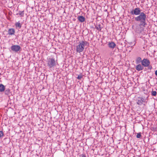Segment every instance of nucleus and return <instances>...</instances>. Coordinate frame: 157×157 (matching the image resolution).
Returning <instances> with one entry per match:
<instances>
[{
  "mask_svg": "<svg viewBox=\"0 0 157 157\" xmlns=\"http://www.w3.org/2000/svg\"><path fill=\"white\" fill-rule=\"evenodd\" d=\"M82 77V75H79L77 77V78L78 79H80Z\"/></svg>",
  "mask_w": 157,
  "mask_h": 157,
  "instance_id": "21",
  "label": "nucleus"
},
{
  "mask_svg": "<svg viewBox=\"0 0 157 157\" xmlns=\"http://www.w3.org/2000/svg\"><path fill=\"white\" fill-rule=\"evenodd\" d=\"M136 100L137 103L139 105H141L143 103L146 102V100L141 97H138Z\"/></svg>",
  "mask_w": 157,
  "mask_h": 157,
  "instance_id": "7",
  "label": "nucleus"
},
{
  "mask_svg": "<svg viewBox=\"0 0 157 157\" xmlns=\"http://www.w3.org/2000/svg\"><path fill=\"white\" fill-rule=\"evenodd\" d=\"M78 20L81 22H83L85 21V18L82 16H78L77 17Z\"/></svg>",
  "mask_w": 157,
  "mask_h": 157,
  "instance_id": "12",
  "label": "nucleus"
},
{
  "mask_svg": "<svg viewBox=\"0 0 157 157\" xmlns=\"http://www.w3.org/2000/svg\"><path fill=\"white\" fill-rule=\"evenodd\" d=\"M146 15L144 12H141L140 15L135 18L136 21L140 22V25L143 27H145L147 25L146 23Z\"/></svg>",
  "mask_w": 157,
  "mask_h": 157,
  "instance_id": "1",
  "label": "nucleus"
},
{
  "mask_svg": "<svg viewBox=\"0 0 157 157\" xmlns=\"http://www.w3.org/2000/svg\"><path fill=\"white\" fill-rule=\"evenodd\" d=\"M143 30H144V29H143V28H142V29H141V30H142V31H143Z\"/></svg>",
  "mask_w": 157,
  "mask_h": 157,
  "instance_id": "25",
  "label": "nucleus"
},
{
  "mask_svg": "<svg viewBox=\"0 0 157 157\" xmlns=\"http://www.w3.org/2000/svg\"><path fill=\"white\" fill-rule=\"evenodd\" d=\"M141 136V133H138L136 135V137L138 138H140Z\"/></svg>",
  "mask_w": 157,
  "mask_h": 157,
  "instance_id": "20",
  "label": "nucleus"
},
{
  "mask_svg": "<svg viewBox=\"0 0 157 157\" xmlns=\"http://www.w3.org/2000/svg\"><path fill=\"white\" fill-rule=\"evenodd\" d=\"M103 27L101 24H97L95 26V28L98 30L100 31H101V29Z\"/></svg>",
  "mask_w": 157,
  "mask_h": 157,
  "instance_id": "13",
  "label": "nucleus"
},
{
  "mask_svg": "<svg viewBox=\"0 0 157 157\" xmlns=\"http://www.w3.org/2000/svg\"><path fill=\"white\" fill-rule=\"evenodd\" d=\"M10 48L12 51L17 52L20 50L21 47L19 45H12L11 47Z\"/></svg>",
  "mask_w": 157,
  "mask_h": 157,
  "instance_id": "5",
  "label": "nucleus"
},
{
  "mask_svg": "<svg viewBox=\"0 0 157 157\" xmlns=\"http://www.w3.org/2000/svg\"><path fill=\"white\" fill-rule=\"evenodd\" d=\"M81 157H86V156L85 154H82V155Z\"/></svg>",
  "mask_w": 157,
  "mask_h": 157,
  "instance_id": "23",
  "label": "nucleus"
},
{
  "mask_svg": "<svg viewBox=\"0 0 157 157\" xmlns=\"http://www.w3.org/2000/svg\"><path fill=\"white\" fill-rule=\"evenodd\" d=\"M141 10L139 8H136L130 11V13L132 15H140L141 13Z\"/></svg>",
  "mask_w": 157,
  "mask_h": 157,
  "instance_id": "4",
  "label": "nucleus"
},
{
  "mask_svg": "<svg viewBox=\"0 0 157 157\" xmlns=\"http://www.w3.org/2000/svg\"><path fill=\"white\" fill-rule=\"evenodd\" d=\"M22 24L20 21H18L15 23V25L17 29H19L21 27Z\"/></svg>",
  "mask_w": 157,
  "mask_h": 157,
  "instance_id": "11",
  "label": "nucleus"
},
{
  "mask_svg": "<svg viewBox=\"0 0 157 157\" xmlns=\"http://www.w3.org/2000/svg\"><path fill=\"white\" fill-rule=\"evenodd\" d=\"M47 63V66L49 68H52L56 66L57 62L54 58L48 57Z\"/></svg>",
  "mask_w": 157,
  "mask_h": 157,
  "instance_id": "2",
  "label": "nucleus"
},
{
  "mask_svg": "<svg viewBox=\"0 0 157 157\" xmlns=\"http://www.w3.org/2000/svg\"><path fill=\"white\" fill-rule=\"evenodd\" d=\"M157 94V92L155 91H152L151 92V95L153 96H156Z\"/></svg>",
  "mask_w": 157,
  "mask_h": 157,
  "instance_id": "17",
  "label": "nucleus"
},
{
  "mask_svg": "<svg viewBox=\"0 0 157 157\" xmlns=\"http://www.w3.org/2000/svg\"><path fill=\"white\" fill-rule=\"evenodd\" d=\"M150 61L144 58L142 60V65L144 67H147L150 65Z\"/></svg>",
  "mask_w": 157,
  "mask_h": 157,
  "instance_id": "6",
  "label": "nucleus"
},
{
  "mask_svg": "<svg viewBox=\"0 0 157 157\" xmlns=\"http://www.w3.org/2000/svg\"><path fill=\"white\" fill-rule=\"evenodd\" d=\"M4 135L3 132L2 131L0 130V138Z\"/></svg>",
  "mask_w": 157,
  "mask_h": 157,
  "instance_id": "19",
  "label": "nucleus"
},
{
  "mask_svg": "<svg viewBox=\"0 0 157 157\" xmlns=\"http://www.w3.org/2000/svg\"><path fill=\"white\" fill-rule=\"evenodd\" d=\"M88 43L86 41H82L79 43V44L76 46V52L78 53L82 52L85 48V46Z\"/></svg>",
  "mask_w": 157,
  "mask_h": 157,
  "instance_id": "3",
  "label": "nucleus"
},
{
  "mask_svg": "<svg viewBox=\"0 0 157 157\" xmlns=\"http://www.w3.org/2000/svg\"><path fill=\"white\" fill-rule=\"evenodd\" d=\"M4 91V93L5 94L7 95H9L10 94V90L9 89H6V90H5Z\"/></svg>",
  "mask_w": 157,
  "mask_h": 157,
  "instance_id": "15",
  "label": "nucleus"
},
{
  "mask_svg": "<svg viewBox=\"0 0 157 157\" xmlns=\"http://www.w3.org/2000/svg\"><path fill=\"white\" fill-rule=\"evenodd\" d=\"M149 69H151L152 68V66H149L148 67Z\"/></svg>",
  "mask_w": 157,
  "mask_h": 157,
  "instance_id": "22",
  "label": "nucleus"
},
{
  "mask_svg": "<svg viewBox=\"0 0 157 157\" xmlns=\"http://www.w3.org/2000/svg\"><path fill=\"white\" fill-rule=\"evenodd\" d=\"M108 45L109 48L112 49H114L116 46L115 43L112 41L108 42Z\"/></svg>",
  "mask_w": 157,
  "mask_h": 157,
  "instance_id": "9",
  "label": "nucleus"
},
{
  "mask_svg": "<svg viewBox=\"0 0 157 157\" xmlns=\"http://www.w3.org/2000/svg\"><path fill=\"white\" fill-rule=\"evenodd\" d=\"M24 11H19V13H18V14H19L20 15L21 17H23L24 16ZM17 15L18 14H17Z\"/></svg>",
  "mask_w": 157,
  "mask_h": 157,
  "instance_id": "18",
  "label": "nucleus"
},
{
  "mask_svg": "<svg viewBox=\"0 0 157 157\" xmlns=\"http://www.w3.org/2000/svg\"><path fill=\"white\" fill-rule=\"evenodd\" d=\"M142 60L141 58L140 57H138L136 60V62L137 64H138L140 63H142Z\"/></svg>",
  "mask_w": 157,
  "mask_h": 157,
  "instance_id": "16",
  "label": "nucleus"
},
{
  "mask_svg": "<svg viewBox=\"0 0 157 157\" xmlns=\"http://www.w3.org/2000/svg\"><path fill=\"white\" fill-rule=\"evenodd\" d=\"M135 68L138 71H140L144 69V66H143L142 64H140L137 65L136 66Z\"/></svg>",
  "mask_w": 157,
  "mask_h": 157,
  "instance_id": "10",
  "label": "nucleus"
},
{
  "mask_svg": "<svg viewBox=\"0 0 157 157\" xmlns=\"http://www.w3.org/2000/svg\"><path fill=\"white\" fill-rule=\"evenodd\" d=\"M5 90V86L2 84H0V92H3Z\"/></svg>",
  "mask_w": 157,
  "mask_h": 157,
  "instance_id": "14",
  "label": "nucleus"
},
{
  "mask_svg": "<svg viewBox=\"0 0 157 157\" xmlns=\"http://www.w3.org/2000/svg\"><path fill=\"white\" fill-rule=\"evenodd\" d=\"M155 74L156 76H157V70L155 71Z\"/></svg>",
  "mask_w": 157,
  "mask_h": 157,
  "instance_id": "24",
  "label": "nucleus"
},
{
  "mask_svg": "<svg viewBox=\"0 0 157 157\" xmlns=\"http://www.w3.org/2000/svg\"><path fill=\"white\" fill-rule=\"evenodd\" d=\"M15 31L13 28L9 29L8 31V34L10 36L14 35L15 33Z\"/></svg>",
  "mask_w": 157,
  "mask_h": 157,
  "instance_id": "8",
  "label": "nucleus"
}]
</instances>
